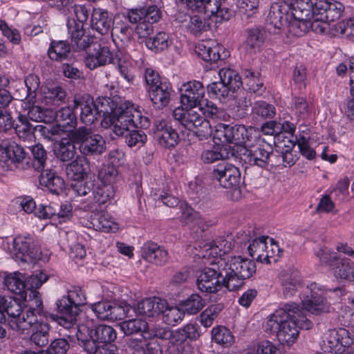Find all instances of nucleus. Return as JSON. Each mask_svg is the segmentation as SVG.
Instances as JSON below:
<instances>
[{
	"label": "nucleus",
	"mask_w": 354,
	"mask_h": 354,
	"mask_svg": "<svg viewBox=\"0 0 354 354\" xmlns=\"http://www.w3.org/2000/svg\"><path fill=\"white\" fill-rule=\"evenodd\" d=\"M301 300L304 308L294 303H287L276 310L267 320L266 330L275 335L282 344L290 345L299 336V328L308 330L313 323L306 318L304 310L314 315L327 313L330 304L324 297L326 290L316 283L307 287Z\"/></svg>",
	"instance_id": "nucleus-1"
},
{
	"label": "nucleus",
	"mask_w": 354,
	"mask_h": 354,
	"mask_svg": "<svg viewBox=\"0 0 354 354\" xmlns=\"http://www.w3.org/2000/svg\"><path fill=\"white\" fill-rule=\"evenodd\" d=\"M55 304L57 314H52V319L64 328L75 330L80 308L86 304L85 292L80 287H73L66 295L57 299Z\"/></svg>",
	"instance_id": "nucleus-2"
},
{
	"label": "nucleus",
	"mask_w": 354,
	"mask_h": 354,
	"mask_svg": "<svg viewBox=\"0 0 354 354\" xmlns=\"http://www.w3.org/2000/svg\"><path fill=\"white\" fill-rule=\"evenodd\" d=\"M221 274H223V282L230 291L238 290L244 284L245 279L256 272V264L252 260L241 257L219 260Z\"/></svg>",
	"instance_id": "nucleus-3"
},
{
	"label": "nucleus",
	"mask_w": 354,
	"mask_h": 354,
	"mask_svg": "<svg viewBox=\"0 0 354 354\" xmlns=\"http://www.w3.org/2000/svg\"><path fill=\"white\" fill-rule=\"evenodd\" d=\"M89 338L77 334L78 344L87 354H113L111 344L117 337L115 330L111 326L101 324L88 330Z\"/></svg>",
	"instance_id": "nucleus-4"
},
{
	"label": "nucleus",
	"mask_w": 354,
	"mask_h": 354,
	"mask_svg": "<svg viewBox=\"0 0 354 354\" xmlns=\"http://www.w3.org/2000/svg\"><path fill=\"white\" fill-rule=\"evenodd\" d=\"M109 126L116 135H122L125 130L131 128L146 129L149 126L148 118L142 116L141 112L129 102H120L115 113L110 119Z\"/></svg>",
	"instance_id": "nucleus-5"
},
{
	"label": "nucleus",
	"mask_w": 354,
	"mask_h": 354,
	"mask_svg": "<svg viewBox=\"0 0 354 354\" xmlns=\"http://www.w3.org/2000/svg\"><path fill=\"white\" fill-rule=\"evenodd\" d=\"M161 16V10L155 5L129 9L125 14V17L131 24H138L136 32L140 37L143 38L153 32V24L158 22Z\"/></svg>",
	"instance_id": "nucleus-6"
},
{
	"label": "nucleus",
	"mask_w": 354,
	"mask_h": 354,
	"mask_svg": "<svg viewBox=\"0 0 354 354\" xmlns=\"http://www.w3.org/2000/svg\"><path fill=\"white\" fill-rule=\"evenodd\" d=\"M173 116L185 128L193 131L199 140H206L212 136V129L209 122L195 108L186 110L180 107L176 108L174 110Z\"/></svg>",
	"instance_id": "nucleus-7"
},
{
	"label": "nucleus",
	"mask_w": 354,
	"mask_h": 354,
	"mask_svg": "<svg viewBox=\"0 0 354 354\" xmlns=\"http://www.w3.org/2000/svg\"><path fill=\"white\" fill-rule=\"evenodd\" d=\"M71 136L80 153L85 158L101 155L106 150L105 140L101 135L93 133L91 128L80 127L72 129Z\"/></svg>",
	"instance_id": "nucleus-8"
},
{
	"label": "nucleus",
	"mask_w": 354,
	"mask_h": 354,
	"mask_svg": "<svg viewBox=\"0 0 354 354\" xmlns=\"http://www.w3.org/2000/svg\"><path fill=\"white\" fill-rule=\"evenodd\" d=\"M316 255L321 262L329 266L336 279L354 281V263L351 259L327 248H320Z\"/></svg>",
	"instance_id": "nucleus-9"
},
{
	"label": "nucleus",
	"mask_w": 354,
	"mask_h": 354,
	"mask_svg": "<svg viewBox=\"0 0 354 354\" xmlns=\"http://www.w3.org/2000/svg\"><path fill=\"white\" fill-rule=\"evenodd\" d=\"M191 10L205 15L209 18H214L216 22L229 20L233 11L226 6L222 0H179Z\"/></svg>",
	"instance_id": "nucleus-10"
},
{
	"label": "nucleus",
	"mask_w": 354,
	"mask_h": 354,
	"mask_svg": "<svg viewBox=\"0 0 354 354\" xmlns=\"http://www.w3.org/2000/svg\"><path fill=\"white\" fill-rule=\"evenodd\" d=\"M214 140L217 145H223L227 148L230 146L235 150V147H240L241 149L243 144L250 141V136L244 125L230 126L221 124L215 131Z\"/></svg>",
	"instance_id": "nucleus-11"
},
{
	"label": "nucleus",
	"mask_w": 354,
	"mask_h": 354,
	"mask_svg": "<svg viewBox=\"0 0 354 354\" xmlns=\"http://www.w3.org/2000/svg\"><path fill=\"white\" fill-rule=\"evenodd\" d=\"M5 313L8 315L7 325L18 335L24 334L35 321L33 317H30L28 313L23 312L20 301L15 298L8 297Z\"/></svg>",
	"instance_id": "nucleus-12"
},
{
	"label": "nucleus",
	"mask_w": 354,
	"mask_h": 354,
	"mask_svg": "<svg viewBox=\"0 0 354 354\" xmlns=\"http://www.w3.org/2000/svg\"><path fill=\"white\" fill-rule=\"evenodd\" d=\"M272 145L263 139H258L255 145L250 148L240 149L241 159L250 165H256L261 168H266L272 154Z\"/></svg>",
	"instance_id": "nucleus-13"
},
{
	"label": "nucleus",
	"mask_w": 354,
	"mask_h": 354,
	"mask_svg": "<svg viewBox=\"0 0 354 354\" xmlns=\"http://www.w3.org/2000/svg\"><path fill=\"white\" fill-rule=\"evenodd\" d=\"M217 270L214 268H205L196 279V285L199 290L204 292L214 293L226 287L223 282V274H221L219 260L217 262Z\"/></svg>",
	"instance_id": "nucleus-14"
},
{
	"label": "nucleus",
	"mask_w": 354,
	"mask_h": 354,
	"mask_svg": "<svg viewBox=\"0 0 354 354\" xmlns=\"http://www.w3.org/2000/svg\"><path fill=\"white\" fill-rule=\"evenodd\" d=\"M290 6L286 1L273 3L267 17V29L273 34H279L291 19Z\"/></svg>",
	"instance_id": "nucleus-15"
},
{
	"label": "nucleus",
	"mask_w": 354,
	"mask_h": 354,
	"mask_svg": "<svg viewBox=\"0 0 354 354\" xmlns=\"http://www.w3.org/2000/svg\"><path fill=\"white\" fill-rule=\"evenodd\" d=\"M344 10V6L338 1L317 0L315 2V22L326 24L339 19Z\"/></svg>",
	"instance_id": "nucleus-16"
},
{
	"label": "nucleus",
	"mask_w": 354,
	"mask_h": 354,
	"mask_svg": "<svg viewBox=\"0 0 354 354\" xmlns=\"http://www.w3.org/2000/svg\"><path fill=\"white\" fill-rule=\"evenodd\" d=\"M180 92L182 104L196 108L204 100L205 89L201 82L193 80L183 84Z\"/></svg>",
	"instance_id": "nucleus-17"
},
{
	"label": "nucleus",
	"mask_w": 354,
	"mask_h": 354,
	"mask_svg": "<svg viewBox=\"0 0 354 354\" xmlns=\"http://www.w3.org/2000/svg\"><path fill=\"white\" fill-rule=\"evenodd\" d=\"M213 176L221 186L226 189H236L241 180L239 169L232 164L223 162L213 170Z\"/></svg>",
	"instance_id": "nucleus-18"
},
{
	"label": "nucleus",
	"mask_w": 354,
	"mask_h": 354,
	"mask_svg": "<svg viewBox=\"0 0 354 354\" xmlns=\"http://www.w3.org/2000/svg\"><path fill=\"white\" fill-rule=\"evenodd\" d=\"M73 109H80V120L86 125L93 124L99 118L93 97L88 94H77L73 99Z\"/></svg>",
	"instance_id": "nucleus-19"
},
{
	"label": "nucleus",
	"mask_w": 354,
	"mask_h": 354,
	"mask_svg": "<svg viewBox=\"0 0 354 354\" xmlns=\"http://www.w3.org/2000/svg\"><path fill=\"white\" fill-rule=\"evenodd\" d=\"M153 132L156 140L164 148H173L179 142L178 132L163 119L154 122Z\"/></svg>",
	"instance_id": "nucleus-20"
},
{
	"label": "nucleus",
	"mask_w": 354,
	"mask_h": 354,
	"mask_svg": "<svg viewBox=\"0 0 354 354\" xmlns=\"http://www.w3.org/2000/svg\"><path fill=\"white\" fill-rule=\"evenodd\" d=\"M11 252L16 259L24 262L32 261L39 257L30 237L18 236L13 239Z\"/></svg>",
	"instance_id": "nucleus-21"
},
{
	"label": "nucleus",
	"mask_w": 354,
	"mask_h": 354,
	"mask_svg": "<svg viewBox=\"0 0 354 354\" xmlns=\"http://www.w3.org/2000/svg\"><path fill=\"white\" fill-rule=\"evenodd\" d=\"M181 210V220L190 228L194 229L198 227V230H196V237L201 236V233L204 232L212 225L210 221L205 220L204 218L192 207L188 205L186 203H181L180 205Z\"/></svg>",
	"instance_id": "nucleus-22"
},
{
	"label": "nucleus",
	"mask_w": 354,
	"mask_h": 354,
	"mask_svg": "<svg viewBox=\"0 0 354 354\" xmlns=\"http://www.w3.org/2000/svg\"><path fill=\"white\" fill-rule=\"evenodd\" d=\"M350 343L348 330L344 328L334 329L329 331L326 340L324 341L322 350L340 354L344 351L345 347L348 346Z\"/></svg>",
	"instance_id": "nucleus-23"
},
{
	"label": "nucleus",
	"mask_w": 354,
	"mask_h": 354,
	"mask_svg": "<svg viewBox=\"0 0 354 354\" xmlns=\"http://www.w3.org/2000/svg\"><path fill=\"white\" fill-rule=\"evenodd\" d=\"M67 28L71 46L76 50H84L92 44L93 39L86 34L83 25L77 24L75 19L68 20Z\"/></svg>",
	"instance_id": "nucleus-24"
},
{
	"label": "nucleus",
	"mask_w": 354,
	"mask_h": 354,
	"mask_svg": "<svg viewBox=\"0 0 354 354\" xmlns=\"http://www.w3.org/2000/svg\"><path fill=\"white\" fill-rule=\"evenodd\" d=\"M279 280L285 298L292 297L302 286L301 277L297 270L281 271L279 274Z\"/></svg>",
	"instance_id": "nucleus-25"
},
{
	"label": "nucleus",
	"mask_w": 354,
	"mask_h": 354,
	"mask_svg": "<svg viewBox=\"0 0 354 354\" xmlns=\"http://www.w3.org/2000/svg\"><path fill=\"white\" fill-rule=\"evenodd\" d=\"M195 51L199 57L207 62H216L228 56V53L225 52L223 46L213 44L209 41H202L198 43Z\"/></svg>",
	"instance_id": "nucleus-26"
},
{
	"label": "nucleus",
	"mask_w": 354,
	"mask_h": 354,
	"mask_svg": "<svg viewBox=\"0 0 354 354\" xmlns=\"http://www.w3.org/2000/svg\"><path fill=\"white\" fill-rule=\"evenodd\" d=\"M165 306V300L160 297H149L138 302L133 311L138 315L155 317L161 314Z\"/></svg>",
	"instance_id": "nucleus-27"
},
{
	"label": "nucleus",
	"mask_w": 354,
	"mask_h": 354,
	"mask_svg": "<svg viewBox=\"0 0 354 354\" xmlns=\"http://www.w3.org/2000/svg\"><path fill=\"white\" fill-rule=\"evenodd\" d=\"M141 254L144 259L158 266H163L169 261L167 250L152 241H147L143 245Z\"/></svg>",
	"instance_id": "nucleus-28"
},
{
	"label": "nucleus",
	"mask_w": 354,
	"mask_h": 354,
	"mask_svg": "<svg viewBox=\"0 0 354 354\" xmlns=\"http://www.w3.org/2000/svg\"><path fill=\"white\" fill-rule=\"evenodd\" d=\"M16 204L28 214L33 213L39 218H50L55 214L54 207L51 205H36L35 201L30 196L20 197L16 199Z\"/></svg>",
	"instance_id": "nucleus-29"
},
{
	"label": "nucleus",
	"mask_w": 354,
	"mask_h": 354,
	"mask_svg": "<svg viewBox=\"0 0 354 354\" xmlns=\"http://www.w3.org/2000/svg\"><path fill=\"white\" fill-rule=\"evenodd\" d=\"M291 18L299 21H311L315 22V3L312 0H295L289 4Z\"/></svg>",
	"instance_id": "nucleus-30"
},
{
	"label": "nucleus",
	"mask_w": 354,
	"mask_h": 354,
	"mask_svg": "<svg viewBox=\"0 0 354 354\" xmlns=\"http://www.w3.org/2000/svg\"><path fill=\"white\" fill-rule=\"evenodd\" d=\"M40 171L39 180L41 186L46 187L51 193L57 195L64 191L65 182L53 169H44Z\"/></svg>",
	"instance_id": "nucleus-31"
},
{
	"label": "nucleus",
	"mask_w": 354,
	"mask_h": 354,
	"mask_svg": "<svg viewBox=\"0 0 354 354\" xmlns=\"http://www.w3.org/2000/svg\"><path fill=\"white\" fill-rule=\"evenodd\" d=\"M112 59V54L109 48L97 44V47L94 48L93 52L88 53L84 62L87 68L93 70L111 63Z\"/></svg>",
	"instance_id": "nucleus-32"
},
{
	"label": "nucleus",
	"mask_w": 354,
	"mask_h": 354,
	"mask_svg": "<svg viewBox=\"0 0 354 354\" xmlns=\"http://www.w3.org/2000/svg\"><path fill=\"white\" fill-rule=\"evenodd\" d=\"M91 26L101 35H106L113 27L111 15L106 10L95 9L91 17Z\"/></svg>",
	"instance_id": "nucleus-33"
},
{
	"label": "nucleus",
	"mask_w": 354,
	"mask_h": 354,
	"mask_svg": "<svg viewBox=\"0 0 354 354\" xmlns=\"http://www.w3.org/2000/svg\"><path fill=\"white\" fill-rule=\"evenodd\" d=\"M90 226L97 231L112 232L117 231L118 224L114 218L105 212H94L91 216Z\"/></svg>",
	"instance_id": "nucleus-34"
},
{
	"label": "nucleus",
	"mask_w": 354,
	"mask_h": 354,
	"mask_svg": "<svg viewBox=\"0 0 354 354\" xmlns=\"http://www.w3.org/2000/svg\"><path fill=\"white\" fill-rule=\"evenodd\" d=\"M77 143L71 136V130L69 131V138H62L55 147V154L62 162H69L77 156Z\"/></svg>",
	"instance_id": "nucleus-35"
},
{
	"label": "nucleus",
	"mask_w": 354,
	"mask_h": 354,
	"mask_svg": "<svg viewBox=\"0 0 354 354\" xmlns=\"http://www.w3.org/2000/svg\"><path fill=\"white\" fill-rule=\"evenodd\" d=\"M88 168V162L86 158L77 155L75 160H71L66 165V173L73 180L79 181L87 176Z\"/></svg>",
	"instance_id": "nucleus-36"
},
{
	"label": "nucleus",
	"mask_w": 354,
	"mask_h": 354,
	"mask_svg": "<svg viewBox=\"0 0 354 354\" xmlns=\"http://www.w3.org/2000/svg\"><path fill=\"white\" fill-rule=\"evenodd\" d=\"M119 102H122V100L118 97H113V98L109 97H98L94 102L100 118H104L103 122L106 124H109L106 120H109L110 122V119L114 115L115 110L118 109L120 104Z\"/></svg>",
	"instance_id": "nucleus-37"
},
{
	"label": "nucleus",
	"mask_w": 354,
	"mask_h": 354,
	"mask_svg": "<svg viewBox=\"0 0 354 354\" xmlns=\"http://www.w3.org/2000/svg\"><path fill=\"white\" fill-rule=\"evenodd\" d=\"M268 239H269V236H262L253 239L249 244L248 247V254L253 259L260 262L270 263L268 261V254L266 253Z\"/></svg>",
	"instance_id": "nucleus-38"
},
{
	"label": "nucleus",
	"mask_w": 354,
	"mask_h": 354,
	"mask_svg": "<svg viewBox=\"0 0 354 354\" xmlns=\"http://www.w3.org/2000/svg\"><path fill=\"white\" fill-rule=\"evenodd\" d=\"M172 88L169 83L165 82L158 88L148 93L149 97L156 109H162L170 102Z\"/></svg>",
	"instance_id": "nucleus-39"
},
{
	"label": "nucleus",
	"mask_w": 354,
	"mask_h": 354,
	"mask_svg": "<svg viewBox=\"0 0 354 354\" xmlns=\"http://www.w3.org/2000/svg\"><path fill=\"white\" fill-rule=\"evenodd\" d=\"M66 92L64 88L57 84H48L43 89L44 102L49 106H59L65 101Z\"/></svg>",
	"instance_id": "nucleus-40"
},
{
	"label": "nucleus",
	"mask_w": 354,
	"mask_h": 354,
	"mask_svg": "<svg viewBox=\"0 0 354 354\" xmlns=\"http://www.w3.org/2000/svg\"><path fill=\"white\" fill-rule=\"evenodd\" d=\"M71 46L66 41L53 40L50 42L48 50V55L51 60L63 62L71 56Z\"/></svg>",
	"instance_id": "nucleus-41"
},
{
	"label": "nucleus",
	"mask_w": 354,
	"mask_h": 354,
	"mask_svg": "<svg viewBox=\"0 0 354 354\" xmlns=\"http://www.w3.org/2000/svg\"><path fill=\"white\" fill-rule=\"evenodd\" d=\"M217 146L216 148L203 151L201 158L203 162L212 163L220 159H227L235 156L236 150L232 147L227 148L223 145H221V147H218L220 145Z\"/></svg>",
	"instance_id": "nucleus-42"
},
{
	"label": "nucleus",
	"mask_w": 354,
	"mask_h": 354,
	"mask_svg": "<svg viewBox=\"0 0 354 354\" xmlns=\"http://www.w3.org/2000/svg\"><path fill=\"white\" fill-rule=\"evenodd\" d=\"M30 328H32V333L30 339L32 344L39 347H43L48 344L50 331V327L48 324L38 322L35 319Z\"/></svg>",
	"instance_id": "nucleus-43"
},
{
	"label": "nucleus",
	"mask_w": 354,
	"mask_h": 354,
	"mask_svg": "<svg viewBox=\"0 0 354 354\" xmlns=\"http://www.w3.org/2000/svg\"><path fill=\"white\" fill-rule=\"evenodd\" d=\"M247 38L245 41L246 48L250 52H257L264 43L266 32L259 28L248 29Z\"/></svg>",
	"instance_id": "nucleus-44"
},
{
	"label": "nucleus",
	"mask_w": 354,
	"mask_h": 354,
	"mask_svg": "<svg viewBox=\"0 0 354 354\" xmlns=\"http://www.w3.org/2000/svg\"><path fill=\"white\" fill-rule=\"evenodd\" d=\"M53 120H56L59 126L64 128L70 127L75 129L77 125V117L73 109L69 106L61 108L57 111H53Z\"/></svg>",
	"instance_id": "nucleus-45"
},
{
	"label": "nucleus",
	"mask_w": 354,
	"mask_h": 354,
	"mask_svg": "<svg viewBox=\"0 0 354 354\" xmlns=\"http://www.w3.org/2000/svg\"><path fill=\"white\" fill-rule=\"evenodd\" d=\"M145 335L149 339L158 338L169 340V343L173 346L176 345V342L174 340V336H176L175 330H171L169 327L160 325L149 326L148 330L145 332Z\"/></svg>",
	"instance_id": "nucleus-46"
},
{
	"label": "nucleus",
	"mask_w": 354,
	"mask_h": 354,
	"mask_svg": "<svg viewBox=\"0 0 354 354\" xmlns=\"http://www.w3.org/2000/svg\"><path fill=\"white\" fill-rule=\"evenodd\" d=\"M5 286L16 295H23L26 290L25 277L19 272L7 274L4 278Z\"/></svg>",
	"instance_id": "nucleus-47"
},
{
	"label": "nucleus",
	"mask_w": 354,
	"mask_h": 354,
	"mask_svg": "<svg viewBox=\"0 0 354 354\" xmlns=\"http://www.w3.org/2000/svg\"><path fill=\"white\" fill-rule=\"evenodd\" d=\"M174 340L176 345L181 344L187 339L196 340L201 336L200 327L196 324H188L175 330Z\"/></svg>",
	"instance_id": "nucleus-48"
},
{
	"label": "nucleus",
	"mask_w": 354,
	"mask_h": 354,
	"mask_svg": "<svg viewBox=\"0 0 354 354\" xmlns=\"http://www.w3.org/2000/svg\"><path fill=\"white\" fill-rule=\"evenodd\" d=\"M212 341L223 348L231 346L235 341L232 333L225 326H217L212 330Z\"/></svg>",
	"instance_id": "nucleus-49"
},
{
	"label": "nucleus",
	"mask_w": 354,
	"mask_h": 354,
	"mask_svg": "<svg viewBox=\"0 0 354 354\" xmlns=\"http://www.w3.org/2000/svg\"><path fill=\"white\" fill-rule=\"evenodd\" d=\"M132 35V28L125 24H117L111 29V37L116 46L119 45L118 40L121 43V46L127 45L131 41Z\"/></svg>",
	"instance_id": "nucleus-50"
},
{
	"label": "nucleus",
	"mask_w": 354,
	"mask_h": 354,
	"mask_svg": "<svg viewBox=\"0 0 354 354\" xmlns=\"http://www.w3.org/2000/svg\"><path fill=\"white\" fill-rule=\"evenodd\" d=\"M218 75L221 80L223 84L227 86L232 92L239 88L243 84L239 74L233 69L229 68H221L218 72Z\"/></svg>",
	"instance_id": "nucleus-51"
},
{
	"label": "nucleus",
	"mask_w": 354,
	"mask_h": 354,
	"mask_svg": "<svg viewBox=\"0 0 354 354\" xmlns=\"http://www.w3.org/2000/svg\"><path fill=\"white\" fill-rule=\"evenodd\" d=\"M198 106H199L198 110L203 113V117L213 121L221 120L225 115L223 109H218L212 102L207 99H204Z\"/></svg>",
	"instance_id": "nucleus-52"
},
{
	"label": "nucleus",
	"mask_w": 354,
	"mask_h": 354,
	"mask_svg": "<svg viewBox=\"0 0 354 354\" xmlns=\"http://www.w3.org/2000/svg\"><path fill=\"white\" fill-rule=\"evenodd\" d=\"M28 297V310L26 313H28L30 317L35 319L36 315L46 317L47 314L44 309L43 301L39 292L37 290H32Z\"/></svg>",
	"instance_id": "nucleus-53"
},
{
	"label": "nucleus",
	"mask_w": 354,
	"mask_h": 354,
	"mask_svg": "<svg viewBox=\"0 0 354 354\" xmlns=\"http://www.w3.org/2000/svg\"><path fill=\"white\" fill-rule=\"evenodd\" d=\"M243 84L246 88L250 92L261 95L264 91L263 82L259 78V74L250 70H245L243 72Z\"/></svg>",
	"instance_id": "nucleus-54"
},
{
	"label": "nucleus",
	"mask_w": 354,
	"mask_h": 354,
	"mask_svg": "<svg viewBox=\"0 0 354 354\" xmlns=\"http://www.w3.org/2000/svg\"><path fill=\"white\" fill-rule=\"evenodd\" d=\"M146 46L155 53L167 49L169 45V35L165 32H159L154 37L145 40Z\"/></svg>",
	"instance_id": "nucleus-55"
},
{
	"label": "nucleus",
	"mask_w": 354,
	"mask_h": 354,
	"mask_svg": "<svg viewBox=\"0 0 354 354\" xmlns=\"http://www.w3.org/2000/svg\"><path fill=\"white\" fill-rule=\"evenodd\" d=\"M223 308V304L221 303L210 305L200 315L201 324L205 328L210 327Z\"/></svg>",
	"instance_id": "nucleus-56"
},
{
	"label": "nucleus",
	"mask_w": 354,
	"mask_h": 354,
	"mask_svg": "<svg viewBox=\"0 0 354 354\" xmlns=\"http://www.w3.org/2000/svg\"><path fill=\"white\" fill-rule=\"evenodd\" d=\"M162 314L163 322L168 324L174 326L181 322L185 316L183 309H180L177 306H169L166 301V306L164 310L161 312Z\"/></svg>",
	"instance_id": "nucleus-57"
},
{
	"label": "nucleus",
	"mask_w": 354,
	"mask_h": 354,
	"mask_svg": "<svg viewBox=\"0 0 354 354\" xmlns=\"http://www.w3.org/2000/svg\"><path fill=\"white\" fill-rule=\"evenodd\" d=\"M205 300L198 294H192L185 301H182L181 306L184 312L189 315L198 313L204 306Z\"/></svg>",
	"instance_id": "nucleus-58"
},
{
	"label": "nucleus",
	"mask_w": 354,
	"mask_h": 354,
	"mask_svg": "<svg viewBox=\"0 0 354 354\" xmlns=\"http://www.w3.org/2000/svg\"><path fill=\"white\" fill-rule=\"evenodd\" d=\"M119 173L115 165L112 164L103 165L100 169L98 178L102 184L113 185L119 180Z\"/></svg>",
	"instance_id": "nucleus-59"
},
{
	"label": "nucleus",
	"mask_w": 354,
	"mask_h": 354,
	"mask_svg": "<svg viewBox=\"0 0 354 354\" xmlns=\"http://www.w3.org/2000/svg\"><path fill=\"white\" fill-rule=\"evenodd\" d=\"M28 117L35 122L50 123L53 121V110L52 109H44L39 106H33L28 111Z\"/></svg>",
	"instance_id": "nucleus-60"
},
{
	"label": "nucleus",
	"mask_w": 354,
	"mask_h": 354,
	"mask_svg": "<svg viewBox=\"0 0 354 354\" xmlns=\"http://www.w3.org/2000/svg\"><path fill=\"white\" fill-rule=\"evenodd\" d=\"M25 84L27 88L26 100L28 104H33L36 100L37 91L39 88V77L35 74H29L26 77Z\"/></svg>",
	"instance_id": "nucleus-61"
},
{
	"label": "nucleus",
	"mask_w": 354,
	"mask_h": 354,
	"mask_svg": "<svg viewBox=\"0 0 354 354\" xmlns=\"http://www.w3.org/2000/svg\"><path fill=\"white\" fill-rule=\"evenodd\" d=\"M148 323L141 319H131L124 322L122 325V328L126 335H131L140 332L145 333L148 330Z\"/></svg>",
	"instance_id": "nucleus-62"
},
{
	"label": "nucleus",
	"mask_w": 354,
	"mask_h": 354,
	"mask_svg": "<svg viewBox=\"0 0 354 354\" xmlns=\"http://www.w3.org/2000/svg\"><path fill=\"white\" fill-rule=\"evenodd\" d=\"M252 113L262 119L272 118L276 114V109L266 101H257L253 104Z\"/></svg>",
	"instance_id": "nucleus-63"
},
{
	"label": "nucleus",
	"mask_w": 354,
	"mask_h": 354,
	"mask_svg": "<svg viewBox=\"0 0 354 354\" xmlns=\"http://www.w3.org/2000/svg\"><path fill=\"white\" fill-rule=\"evenodd\" d=\"M94 200L98 204H105L112 199L115 195L113 186L102 184L93 192Z\"/></svg>",
	"instance_id": "nucleus-64"
}]
</instances>
